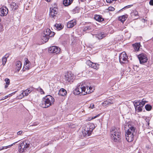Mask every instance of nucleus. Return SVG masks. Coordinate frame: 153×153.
<instances>
[{
    "label": "nucleus",
    "instance_id": "nucleus-29",
    "mask_svg": "<svg viewBox=\"0 0 153 153\" xmlns=\"http://www.w3.org/2000/svg\"><path fill=\"white\" fill-rule=\"evenodd\" d=\"M54 26L58 30H61L63 27L61 24H56L54 25Z\"/></svg>",
    "mask_w": 153,
    "mask_h": 153
},
{
    "label": "nucleus",
    "instance_id": "nucleus-14",
    "mask_svg": "<svg viewBox=\"0 0 153 153\" xmlns=\"http://www.w3.org/2000/svg\"><path fill=\"white\" fill-rule=\"evenodd\" d=\"M87 64L89 66L95 69H97L99 68V65L96 63H93L90 60L86 62Z\"/></svg>",
    "mask_w": 153,
    "mask_h": 153
},
{
    "label": "nucleus",
    "instance_id": "nucleus-13",
    "mask_svg": "<svg viewBox=\"0 0 153 153\" xmlns=\"http://www.w3.org/2000/svg\"><path fill=\"white\" fill-rule=\"evenodd\" d=\"M8 13V9L6 7H2L0 8V15L1 16H6Z\"/></svg>",
    "mask_w": 153,
    "mask_h": 153
},
{
    "label": "nucleus",
    "instance_id": "nucleus-5",
    "mask_svg": "<svg viewBox=\"0 0 153 153\" xmlns=\"http://www.w3.org/2000/svg\"><path fill=\"white\" fill-rule=\"evenodd\" d=\"M30 144V142L26 140L21 143L19 146V151L22 152L25 151L26 149L29 148Z\"/></svg>",
    "mask_w": 153,
    "mask_h": 153
},
{
    "label": "nucleus",
    "instance_id": "nucleus-12",
    "mask_svg": "<svg viewBox=\"0 0 153 153\" xmlns=\"http://www.w3.org/2000/svg\"><path fill=\"white\" fill-rule=\"evenodd\" d=\"M50 16L55 19V17L57 15V9L55 7L50 8Z\"/></svg>",
    "mask_w": 153,
    "mask_h": 153
},
{
    "label": "nucleus",
    "instance_id": "nucleus-32",
    "mask_svg": "<svg viewBox=\"0 0 153 153\" xmlns=\"http://www.w3.org/2000/svg\"><path fill=\"white\" fill-rule=\"evenodd\" d=\"M126 18L127 17L125 15H123L119 17V20L123 23L126 20Z\"/></svg>",
    "mask_w": 153,
    "mask_h": 153
},
{
    "label": "nucleus",
    "instance_id": "nucleus-42",
    "mask_svg": "<svg viewBox=\"0 0 153 153\" xmlns=\"http://www.w3.org/2000/svg\"><path fill=\"white\" fill-rule=\"evenodd\" d=\"M10 94H9L7 96H6L4 97H3L2 99L1 100H4L6 98H7L8 97L10 96Z\"/></svg>",
    "mask_w": 153,
    "mask_h": 153
},
{
    "label": "nucleus",
    "instance_id": "nucleus-11",
    "mask_svg": "<svg viewBox=\"0 0 153 153\" xmlns=\"http://www.w3.org/2000/svg\"><path fill=\"white\" fill-rule=\"evenodd\" d=\"M55 33L54 32L51 31L50 29L47 28L45 31H44L43 34V36H46L49 37H52L54 36Z\"/></svg>",
    "mask_w": 153,
    "mask_h": 153
},
{
    "label": "nucleus",
    "instance_id": "nucleus-39",
    "mask_svg": "<svg viewBox=\"0 0 153 153\" xmlns=\"http://www.w3.org/2000/svg\"><path fill=\"white\" fill-rule=\"evenodd\" d=\"M5 81L6 82V84L7 85H9L10 83V80L8 78H6Z\"/></svg>",
    "mask_w": 153,
    "mask_h": 153
},
{
    "label": "nucleus",
    "instance_id": "nucleus-25",
    "mask_svg": "<svg viewBox=\"0 0 153 153\" xmlns=\"http://www.w3.org/2000/svg\"><path fill=\"white\" fill-rule=\"evenodd\" d=\"M143 99L142 100H137V103H136V105H139V104H140L141 105V106H142L143 107L144 106V105H145L146 103L147 102L145 100H143Z\"/></svg>",
    "mask_w": 153,
    "mask_h": 153
},
{
    "label": "nucleus",
    "instance_id": "nucleus-4",
    "mask_svg": "<svg viewBox=\"0 0 153 153\" xmlns=\"http://www.w3.org/2000/svg\"><path fill=\"white\" fill-rule=\"evenodd\" d=\"M135 128L133 126L130 127L129 129L126 130V139L128 142L133 141L134 138V133L135 132Z\"/></svg>",
    "mask_w": 153,
    "mask_h": 153
},
{
    "label": "nucleus",
    "instance_id": "nucleus-46",
    "mask_svg": "<svg viewBox=\"0 0 153 153\" xmlns=\"http://www.w3.org/2000/svg\"><path fill=\"white\" fill-rule=\"evenodd\" d=\"M129 7V5H128V6H125V7H123V8L122 9H121L120 11H121V10H123L124 9H125L126 8H128V7Z\"/></svg>",
    "mask_w": 153,
    "mask_h": 153
},
{
    "label": "nucleus",
    "instance_id": "nucleus-27",
    "mask_svg": "<svg viewBox=\"0 0 153 153\" xmlns=\"http://www.w3.org/2000/svg\"><path fill=\"white\" fill-rule=\"evenodd\" d=\"M59 94L62 96H64L66 94L67 91L64 89L62 88L60 89Z\"/></svg>",
    "mask_w": 153,
    "mask_h": 153
},
{
    "label": "nucleus",
    "instance_id": "nucleus-9",
    "mask_svg": "<svg viewBox=\"0 0 153 153\" xmlns=\"http://www.w3.org/2000/svg\"><path fill=\"white\" fill-rule=\"evenodd\" d=\"M89 126L87 124L84 127V129L82 130V135L84 137H87L91 134L92 132H90V130Z\"/></svg>",
    "mask_w": 153,
    "mask_h": 153
},
{
    "label": "nucleus",
    "instance_id": "nucleus-33",
    "mask_svg": "<svg viewBox=\"0 0 153 153\" xmlns=\"http://www.w3.org/2000/svg\"><path fill=\"white\" fill-rule=\"evenodd\" d=\"M92 26H85L83 29V31H89L91 30Z\"/></svg>",
    "mask_w": 153,
    "mask_h": 153
},
{
    "label": "nucleus",
    "instance_id": "nucleus-30",
    "mask_svg": "<svg viewBox=\"0 0 153 153\" xmlns=\"http://www.w3.org/2000/svg\"><path fill=\"white\" fill-rule=\"evenodd\" d=\"M87 125H88L89 126V128H90V132H92L93 129H94L95 128V126L93 123H91L89 124H87Z\"/></svg>",
    "mask_w": 153,
    "mask_h": 153
},
{
    "label": "nucleus",
    "instance_id": "nucleus-51",
    "mask_svg": "<svg viewBox=\"0 0 153 153\" xmlns=\"http://www.w3.org/2000/svg\"><path fill=\"white\" fill-rule=\"evenodd\" d=\"M126 127H125V130L126 131Z\"/></svg>",
    "mask_w": 153,
    "mask_h": 153
},
{
    "label": "nucleus",
    "instance_id": "nucleus-17",
    "mask_svg": "<svg viewBox=\"0 0 153 153\" xmlns=\"http://www.w3.org/2000/svg\"><path fill=\"white\" fill-rule=\"evenodd\" d=\"M25 62L24 63V67L26 69L29 70L30 68V63L27 59L25 58Z\"/></svg>",
    "mask_w": 153,
    "mask_h": 153
},
{
    "label": "nucleus",
    "instance_id": "nucleus-40",
    "mask_svg": "<svg viewBox=\"0 0 153 153\" xmlns=\"http://www.w3.org/2000/svg\"><path fill=\"white\" fill-rule=\"evenodd\" d=\"M108 10L109 11H113L115 9L113 7L110 6L108 7Z\"/></svg>",
    "mask_w": 153,
    "mask_h": 153
},
{
    "label": "nucleus",
    "instance_id": "nucleus-20",
    "mask_svg": "<svg viewBox=\"0 0 153 153\" xmlns=\"http://www.w3.org/2000/svg\"><path fill=\"white\" fill-rule=\"evenodd\" d=\"M140 45V43H136L132 45V46L134 49L135 51H139Z\"/></svg>",
    "mask_w": 153,
    "mask_h": 153
},
{
    "label": "nucleus",
    "instance_id": "nucleus-2",
    "mask_svg": "<svg viewBox=\"0 0 153 153\" xmlns=\"http://www.w3.org/2000/svg\"><path fill=\"white\" fill-rule=\"evenodd\" d=\"M55 100L50 95H48L43 99L40 105L43 108H47L53 104Z\"/></svg>",
    "mask_w": 153,
    "mask_h": 153
},
{
    "label": "nucleus",
    "instance_id": "nucleus-52",
    "mask_svg": "<svg viewBox=\"0 0 153 153\" xmlns=\"http://www.w3.org/2000/svg\"><path fill=\"white\" fill-rule=\"evenodd\" d=\"M109 2H111V1H110Z\"/></svg>",
    "mask_w": 153,
    "mask_h": 153
},
{
    "label": "nucleus",
    "instance_id": "nucleus-36",
    "mask_svg": "<svg viewBox=\"0 0 153 153\" xmlns=\"http://www.w3.org/2000/svg\"><path fill=\"white\" fill-rule=\"evenodd\" d=\"M16 143L17 142L14 143L11 145H9L8 146H4L2 148L0 147V151L4 149V148H7L8 147H11L12 146L13 144H15V143Z\"/></svg>",
    "mask_w": 153,
    "mask_h": 153
},
{
    "label": "nucleus",
    "instance_id": "nucleus-34",
    "mask_svg": "<svg viewBox=\"0 0 153 153\" xmlns=\"http://www.w3.org/2000/svg\"><path fill=\"white\" fill-rule=\"evenodd\" d=\"M80 11V9L79 7H76L73 10V13H78Z\"/></svg>",
    "mask_w": 153,
    "mask_h": 153
},
{
    "label": "nucleus",
    "instance_id": "nucleus-35",
    "mask_svg": "<svg viewBox=\"0 0 153 153\" xmlns=\"http://www.w3.org/2000/svg\"><path fill=\"white\" fill-rule=\"evenodd\" d=\"M146 109L147 111L151 110L152 108V106L149 104H147L145 106Z\"/></svg>",
    "mask_w": 153,
    "mask_h": 153
},
{
    "label": "nucleus",
    "instance_id": "nucleus-50",
    "mask_svg": "<svg viewBox=\"0 0 153 153\" xmlns=\"http://www.w3.org/2000/svg\"><path fill=\"white\" fill-rule=\"evenodd\" d=\"M96 117H97V116H96L94 117V118H96Z\"/></svg>",
    "mask_w": 153,
    "mask_h": 153
},
{
    "label": "nucleus",
    "instance_id": "nucleus-3",
    "mask_svg": "<svg viewBox=\"0 0 153 153\" xmlns=\"http://www.w3.org/2000/svg\"><path fill=\"white\" fill-rule=\"evenodd\" d=\"M111 137L114 142L119 141L120 140L121 134L120 128L113 127L111 129Z\"/></svg>",
    "mask_w": 153,
    "mask_h": 153
},
{
    "label": "nucleus",
    "instance_id": "nucleus-48",
    "mask_svg": "<svg viewBox=\"0 0 153 153\" xmlns=\"http://www.w3.org/2000/svg\"><path fill=\"white\" fill-rule=\"evenodd\" d=\"M8 85H7V84H6V85H5V87H4L5 88H7L8 87Z\"/></svg>",
    "mask_w": 153,
    "mask_h": 153
},
{
    "label": "nucleus",
    "instance_id": "nucleus-6",
    "mask_svg": "<svg viewBox=\"0 0 153 153\" xmlns=\"http://www.w3.org/2000/svg\"><path fill=\"white\" fill-rule=\"evenodd\" d=\"M64 79L66 83H71L74 80V74L70 72H68L65 74Z\"/></svg>",
    "mask_w": 153,
    "mask_h": 153
},
{
    "label": "nucleus",
    "instance_id": "nucleus-43",
    "mask_svg": "<svg viewBox=\"0 0 153 153\" xmlns=\"http://www.w3.org/2000/svg\"><path fill=\"white\" fill-rule=\"evenodd\" d=\"M22 131H19L17 133V134L18 135H21L22 133Z\"/></svg>",
    "mask_w": 153,
    "mask_h": 153
},
{
    "label": "nucleus",
    "instance_id": "nucleus-10",
    "mask_svg": "<svg viewBox=\"0 0 153 153\" xmlns=\"http://www.w3.org/2000/svg\"><path fill=\"white\" fill-rule=\"evenodd\" d=\"M60 51V48L56 46H51L48 49L49 52L51 53L57 54L59 53Z\"/></svg>",
    "mask_w": 153,
    "mask_h": 153
},
{
    "label": "nucleus",
    "instance_id": "nucleus-1",
    "mask_svg": "<svg viewBox=\"0 0 153 153\" xmlns=\"http://www.w3.org/2000/svg\"><path fill=\"white\" fill-rule=\"evenodd\" d=\"M94 90L92 87H89L82 83H80L74 91V94L75 95H84L93 92Z\"/></svg>",
    "mask_w": 153,
    "mask_h": 153
},
{
    "label": "nucleus",
    "instance_id": "nucleus-23",
    "mask_svg": "<svg viewBox=\"0 0 153 153\" xmlns=\"http://www.w3.org/2000/svg\"><path fill=\"white\" fill-rule=\"evenodd\" d=\"M94 19L96 20L99 22L102 21L104 20V19L102 18V16L99 15H95L94 17Z\"/></svg>",
    "mask_w": 153,
    "mask_h": 153
},
{
    "label": "nucleus",
    "instance_id": "nucleus-53",
    "mask_svg": "<svg viewBox=\"0 0 153 153\" xmlns=\"http://www.w3.org/2000/svg\"><path fill=\"white\" fill-rule=\"evenodd\" d=\"M138 153H140V152H139Z\"/></svg>",
    "mask_w": 153,
    "mask_h": 153
},
{
    "label": "nucleus",
    "instance_id": "nucleus-47",
    "mask_svg": "<svg viewBox=\"0 0 153 153\" xmlns=\"http://www.w3.org/2000/svg\"><path fill=\"white\" fill-rule=\"evenodd\" d=\"M142 21L143 22L145 23L146 21V20L144 19H142Z\"/></svg>",
    "mask_w": 153,
    "mask_h": 153
},
{
    "label": "nucleus",
    "instance_id": "nucleus-19",
    "mask_svg": "<svg viewBox=\"0 0 153 153\" xmlns=\"http://www.w3.org/2000/svg\"><path fill=\"white\" fill-rule=\"evenodd\" d=\"M22 63L20 61H18L16 62V69L19 72L21 69Z\"/></svg>",
    "mask_w": 153,
    "mask_h": 153
},
{
    "label": "nucleus",
    "instance_id": "nucleus-37",
    "mask_svg": "<svg viewBox=\"0 0 153 153\" xmlns=\"http://www.w3.org/2000/svg\"><path fill=\"white\" fill-rule=\"evenodd\" d=\"M37 90L38 91H39L41 94H44L45 93L44 92L42 89L40 87H39L37 89Z\"/></svg>",
    "mask_w": 153,
    "mask_h": 153
},
{
    "label": "nucleus",
    "instance_id": "nucleus-24",
    "mask_svg": "<svg viewBox=\"0 0 153 153\" xmlns=\"http://www.w3.org/2000/svg\"><path fill=\"white\" fill-rule=\"evenodd\" d=\"M32 90V88H29L23 91L22 92L23 94H24L25 96H27L29 93H30Z\"/></svg>",
    "mask_w": 153,
    "mask_h": 153
},
{
    "label": "nucleus",
    "instance_id": "nucleus-31",
    "mask_svg": "<svg viewBox=\"0 0 153 153\" xmlns=\"http://www.w3.org/2000/svg\"><path fill=\"white\" fill-rule=\"evenodd\" d=\"M50 37H48V36H43V34L42 36V39L43 41V42H46L49 39Z\"/></svg>",
    "mask_w": 153,
    "mask_h": 153
},
{
    "label": "nucleus",
    "instance_id": "nucleus-28",
    "mask_svg": "<svg viewBox=\"0 0 153 153\" xmlns=\"http://www.w3.org/2000/svg\"><path fill=\"white\" fill-rule=\"evenodd\" d=\"M10 5L12 10L14 9L15 10H16L18 9V6L15 2H12Z\"/></svg>",
    "mask_w": 153,
    "mask_h": 153
},
{
    "label": "nucleus",
    "instance_id": "nucleus-38",
    "mask_svg": "<svg viewBox=\"0 0 153 153\" xmlns=\"http://www.w3.org/2000/svg\"><path fill=\"white\" fill-rule=\"evenodd\" d=\"M150 119H151V118L149 117H147L146 118L145 120H146V122L148 124V125H149V122L150 120Z\"/></svg>",
    "mask_w": 153,
    "mask_h": 153
},
{
    "label": "nucleus",
    "instance_id": "nucleus-22",
    "mask_svg": "<svg viewBox=\"0 0 153 153\" xmlns=\"http://www.w3.org/2000/svg\"><path fill=\"white\" fill-rule=\"evenodd\" d=\"M76 23L75 21H73L69 22L67 24V26L68 28H71L74 26L76 24Z\"/></svg>",
    "mask_w": 153,
    "mask_h": 153
},
{
    "label": "nucleus",
    "instance_id": "nucleus-8",
    "mask_svg": "<svg viewBox=\"0 0 153 153\" xmlns=\"http://www.w3.org/2000/svg\"><path fill=\"white\" fill-rule=\"evenodd\" d=\"M128 58L125 52L121 53L119 56V60L120 63L121 64H124Z\"/></svg>",
    "mask_w": 153,
    "mask_h": 153
},
{
    "label": "nucleus",
    "instance_id": "nucleus-18",
    "mask_svg": "<svg viewBox=\"0 0 153 153\" xmlns=\"http://www.w3.org/2000/svg\"><path fill=\"white\" fill-rule=\"evenodd\" d=\"M106 36V34L104 32H100L98 33L96 35V36L99 39H102L104 37Z\"/></svg>",
    "mask_w": 153,
    "mask_h": 153
},
{
    "label": "nucleus",
    "instance_id": "nucleus-49",
    "mask_svg": "<svg viewBox=\"0 0 153 153\" xmlns=\"http://www.w3.org/2000/svg\"><path fill=\"white\" fill-rule=\"evenodd\" d=\"M45 0L46 1H47L48 2H50V1L51 0Z\"/></svg>",
    "mask_w": 153,
    "mask_h": 153
},
{
    "label": "nucleus",
    "instance_id": "nucleus-44",
    "mask_svg": "<svg viewBox=\"0 0 153 153\" xmlns=\"http://www.w3.org/2000/svg\"><path fill=\"white\" fill-rule=\"evenodd\" d=\"M150 5L153 6V0H150L149 2Z\"/></svg>",
    "mask_w": 153,
    "mask_h": 153
},
{
    "label": "nucleus",
    "instance_id": "nucleus-16",
    "mask_svg": "<svg viewBox=\"0 0 153 153\" xmlns=\"http://www.w3.org/2000/svg\"><path fill=\"white\" fill-rule=\"evenodd\" d=\"M114 103V100L112 99H107L104 101L102 103V105L104 106H107Z\"/></svg>",
    "mask_w": 153,
    "mask_h": 153
},
{
    "label": "nucleus",
    "instance_id": "nucleus-45",
    "mask_svg": "<svg viewBox=\"0 0 153 153\" xmlns=\"http://www.w3.org/2000/svg\"><path fill=\"white\" fill-rule=\"evenodd\" d=\"M94 105L92 103L90 105V106L89 108H94Z\"/></svg>",
    "mask_w": 153,
    "mask_h": 153
},
{
    "label": "nucleus",
    "instance_id": "nucleus-15",
    "mask_svg": "<svg viewBox=\"0 0 153 153\" xmlns=\"http://www.w3.org/2000/svg\"><path fill=\"white\" fill-rule=\"evenodd\" d=\"M137 101H135L134 102V105L136 111H137L138 112H141L142 111L143 107L140 104L137 105H136V103Z\"/></svg>",
    "mask_w": 153,
    "mask_h": 153
},
{
    "label": "nucleus",
    "instance_id": "nucleus-26",
    "mask_svg": "<svg viewBox=\"0 0 153 153\" xmlns=\"http://www.w3.org/2000/svg\"><path fill=\"white\" fill-rule=\"evenodd\" d=\"M9 56V54H6L5 56H3L2 58V65H4L7 61V58Z\"/></svg>",
    "mask_w": 153,
    "mask_h": 153
},
{
    "label": "nucleus",
    "instance_id": "nucleus-21",
    "mask_svg": "<svg viewBox=\"0 0 153 153\" xmlns=\"http://www.w3.org/2000/svg\"><path fill=\"white\" fill-rule=\"evenodd\" d=\"M74 0H64L63 3L65 6L70 5L73 2Z\"/></svg>",
    "mask_w": 153,
    "mask_h": 153
},
{
    "label": "nucleus",
    "instance_id": "nucleus-41",
    "mask_svg": "<svg viewBox=\"0 0 153 153\" xmlns=\"http://www.w3.org/2000/svg\"><path fill=\"white\" fill-rule=\"evenodd\" d=\"M25 96L24 94H23V93L22 92V93H21V94H20V95L19 96V98L20 99H21L22 98H23Z\"/></svg>",
    "mask_w": 153,
    "mask_h": 153
},
{
    "label": "nucleus",
    "instance_id": "nucleus-7",
    "mask_svg": "<svg viewBox=\"0 0 153 153\" xmlns=\"http://www.w3.org/2000/svg\"><path fill=\"white\" fill-rule=\"evenodd\" d=\"M138 58L140 64H143L147 62L148 58L146 55L144 53H142L138 55Z\"/></svg>",
    "mask_w": 153,
    "mask_h": 153
}]
</instances>
